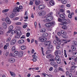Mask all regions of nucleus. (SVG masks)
Instances as JSON below:
<instances>
[{
  "instance_id": "obj_1",
  "label": "nucleus",
  "mask_w": 77,
  "mask_h": 77,
  "mask_svg": "<svg viewBox=\"0 0 77 77\" xmlns=\"http://www.w3.org/2000/svg\"><path fill=\"white\" fill-rule=\"evenodd\" d=\"M55 38L57 40H54V44L55 45H60V44H61V42H60V39L59 38L57 35H55Z\"/></svg>"
},
{
  "instance_id": "obj_2",
  "label": "nucleus",
  "mask_w": 77,
  "mask_h": 77,
  "mask_svg": "<svg viewBox=\"0 0 77 77\" xmlns=\"http://www.w3.org/2000/svg\"><path fill=\"white\" fill-rule=\"evenodd\" d=\"M52 25L53 26L55 25V22L53 21L49 23H46L45 24V26L47 27H51L52 26Z\"/></svg>"
},
{
  "instance_id": "obj_3",
  "label": "nucleus",
  "mask_w": 77,
  "mask_h": 77,
  "mask_svg": "<svg viewBox=\"0 0 77 77\" xmlns=\"http://www.w3.org/2000/svg\"><path fill=\"white\" fill-rule=\"evenodd\" d=\"M39 15H40L41 16H44L46 14V12H45V11L42 10L39 12Z\"/></svg>"
},
{
  "instance_id": "obj_4",
  "label": "nucleus",
  "mask_w": 77,
  "mask_h": 77,
  "mask_svg": "<svg viewBox=\"0 0 77 77\" xmlns=\"http://www.w3.org/2000/svg\"><path fill=\"white\" fill-rule=\"evenodd\" d=\"M39 41L41 42H45L47 40V38H43L41 36L38 39Z\"/></svg>"
},
{
  "instance_id": "obj_5",
  "label": "nucleus",
  "mask_w": 77,
  "mask_h": 77,
  "mask_svg": "<svg viewBox=\"0 0 77 77\" xmlns=\"http://www.w3.org/2000/svg\"><path fill=\"white\" fill-rule=\"evenodd\" d=\"M13 28H14L13 26H9L8 28L9 30L7 32V33H11L13 30Z\"/></svg>"
},
{
  "instance_id": "obj_6",
  "label": "nucleus",
  "mask_w": 77,
  "mask_h": 77,
  "mask_svg": "<svg viewBox=\"0 0 77 77\" xmlns=\"http://www.w3.org/2000/svg\"><path fill=\"white\" fill-rule=\"evenodd\" d=\"M23 55V52L21 51L20 52L19 54L18 55V56H16V58H20V57H21Z\"/></svg>"
},
{
  "instance_id": "obj_7",
  "label": "nucleus",
  "mask_w": 77,
  "mask_h": 77,
  "mask_svg": "<svg viewBox=\"0 0 77 77\" xmlns=\"http://www.w3.org/2000/svg\"><path fill=\"white\" fill-rule=\"evenodd\" d=\"M66 23L65 22H63V24L62 25H65L64 26H63L62 27V28L63 29H64L65 30H66L67 29V28L68 27L66 26Z\"/></svg>"
},
{
  "instance_id": "obj_8",
  "label": "nucleus",
  "mask_w": 77,
  "mask_h": 77,
  "mask_svg": "<svg viewBox=\"0 0 77 77\" xmlns=\"http://www.w3.org/2000/svg\"><path fill=\"white\" fill-rule=\"evenodd\" d=\"M8 61L10 63H14L15 62V59L13 57L10 58L8 59Z\"/></svg>"
},
{
  "instance_id": "obj_9",
  "label": "nucleus",
  "mask_w": 77,
  "mask_h": 77,
  "mask_svg": "<svg viewBox=\"0 0 77 77\" xmlns=\"http://www.w3.org/2000/svg\"><path fill=\"white\" fill-rule=\"evenodd\" d=\"M20 11V8H19L16 7L14 9L13 11L14 12H19Z\"/></svg>"
},
{
  "instance_id": "obj_10",
  "label": "nucleus",
  "mask_w": 77,
  "mask_h": 77,
  "mask_svg": "<svg viewBox=\"0 0 77 77\" xmlns=\"http://www.w3.org/2000/svg\"><path fill=\"white\" fill-rule=\"evenodd\" d=\"M38 8L39 10H42L45 8V5H41L38 6Z\"/></svg>"
},
{
  "instance_id": "obj_11",
  "label": "nucleus",
  "mask_w": 77,
  "mask_h": 77,
  "mask_svg": "<svg viewBox=\"0 0 77 77\" xmlns=\"http://www.w3.org/2000/svg\"><path fill=\"white\" fill-rule=\"evenodd\" d=\"M5 21L7 23V24H10L11 23V21L9 19V18L7 17L5 19Z\"/></svg>"
},
{
  "instance_id": "obj_12",
  "label": "nucleus",
  "mask_w": 77,
  "mask_h": 77,
  "mask_svg": "<svg viewBox=\"0 0 77 77\" xmlns=\"http://www.w3.org/2000/svg\"><path fill=\"white\" fill-rule=\"evenodd\" d=\"M41 3V2L39 0H35V4L36 6L39 5Z\"/></svg>"
},
{
  "instance_id": "obj_13",
  "label": "nucleus",
  "mask_w": 77,
  "mask_h": 77,
  "mask_svg": "<svg viewBox=\"0 0 77 77\" xmlns=\"http://www.w3.org/2000/svg\"><path fill=\"white\" fill-rule=\"evenodd\" d=\"M47 21H51L53 20V17L52 16H48L46 18Z\"/></svg>"
},
{
  "instance_id": "obj_14",
  "label": "nucleus",
  "mask_w": 77,
  "mask_h": 77,
  "mask_svg": "<svg viewBox=\"0 0 77 77\" xmlns=\"http://www.w3.org/2000/svg\"><path fill=\"white\" fill-rule=\"evenodd\" d=\"M16 42L17 40H16V39H14L13 40H12L11 41L10 44L11 45H14V44H15L16 43Z\"/></svg>"
},
{
  "instance_id": "obj_15",
  "label": "nucleus",
  "mask_w": 77,
  "mask_h": 77,
  "mask_svg": "<svg viewBox=\"0 0 77 77\" xmlns=\"http://www.w3.org/2000/svg\"><path fill=\"white\" fill-rule=\"evenodd\" d=\"M45 45H49L51 44V42L50 41H47L44 43Z\"/></svg>"
},
{
  "instance_id": "obj_16",
  "label": "nucleus",
  "mask_w": 77,
  "mask_h": 77,
  "mask_svg": "<svg viewBox=\"0 0 77 77\" xmlns=\"http://www.w3.org/2000/svg\"><path fill=\"white\" fill-rule=\"evenodd\" d=\"M46 57L48 59H50V58H53V57H54V55H53L48 54L47 55Z\"/></svg>"
},
{
  "instance_id": "obj_17",
  "label": "nucleus",
  "mask_w": 77,
  "mask_h": 77,
  "mask_svg": "<svg viewBox=\"0 0 77 77\" xmlns=\"http://www.w3.org/2000/svg\"><path fill=\"white\" fill-rule=\"evenodd\" d=\"M16 33L17 35H22L21 32V31L19 29H17L16 30Z\"/></svg>"
},
{
  "instance_id": "obj_18",
  "label": "nucleus",
  "mask_w": 77,
  "mask_h": 77,
  "mask_svg": "<svg viewBox=\"0 0 77 77\" xmlns=\"http://www.w3.org/2000/svg\"><path fill=\"white\" fill-rule=\"evenodd\" d=\"M2 26L3 28L6 29L7 28V23H2Z\"/></svg>"
},
{
  "instance_id": "obj_19",
  "label": "nucleus",
  "mask_w": 77,
  "mask_h": 77,
  "mask_svg": "<svg viewBox=\"0 0 77 77\" xmlns=\"http://www.w3.org/2000/svg\"><path fill=\"white\" fill-rule=\"evenodd\" d=\"M48 35V33H44L42 34V36L43 37H47Z\"/></svg>"
},
{
  "instance_id": "obj_20",
  "label": "nucleus",
  "mask_w": 77,
  "mask_h": 77,
  "mask_svg": "<svg viewBox=\"0 0 77 77\" xmlns=\"http://www.w3.org/2000/svg\"><path fill=\"white\" fill-rule=\"evenodd\" d=\"M24 42V40L23 39L20 40L18 41V44H23Z\"/></svg>"
},
{
  "instance_id": "obj_21",
  "label": "nucleus",
  "mask_w": 77,
  "mask_h": 77,
  "mask_svg": "<svg viewBox=\"0 0 77 77\" xmlns=\"http://www.w3.org/2000/svg\"><path fill=\"white\" fill-rule=\"evenodd\" d=\"M9 47V44L7 43L4 46V50H6L7 47Z\"/></svg>"
},
{
  "instance_id": "obj_22",
  "label": "nucleus",
  "mask_w": 77,
  "mask_h": 77,
  "mask_svg": "<svg viewBox=\"0 0 77 77\" xmlns=\"http://www.w3.org/2000/svg\"><path fill=\"white\" fill-rule=\"evenodd\" d=\"M49 3L52 6H53L54 5V2L53 0H50L49 2Z\"/></svg>"
},
{
  "instance_id": "obj_23",
  "label": "nucleus",
  "mask_w": 77,
  "mask_h": 77,
  "mask_svg": "<svg viewBox=\"0 0 77 77\" xmlns=\"http://www.w3.org/2000/svg\"><path fill=\"white\" fill-rule=\"evenodd\" d=\"M26 47L25 46L23 45L21 46V48L22 50H26Z\"/></svg>"
},
{
  "instance_id": "obj_24",
  "label": "nucleus",
  "mask_w": 77,
  "mask_h": 77,
  "mask_svg": "<svg viewBox=\"0 0 77 77\" xmlns=\"http://www.w3.org/2000/svg\"><path fill=\"white\" fill-rule=\"evenodd\" d=\"M14 55L15 56H18V54H19V52L18 51H16L14 52Z\"/></svg>"
},
{
  "instance_id": "obj_25",
  "label": "nucleus",
  "mask_w": 77,
  "mask_h": 77,
  "mask_svg": "<svg viewBox=\"0 0 77 77\" xmlns=\"http://www.w3.org/2000/svg\"><path fill=\"white\" fill-rule=\"evenodd\" d=\"M45 31H46V30L44 28L40 30V32L41 33H44V32H45Z\"/></svg>"
},
{
  "instance_id": "obj_26",
  "label": "nucleus",
  "mask_w": 77,
  "mask_h": 77,
  "mask_svg": "<svg viewBox=\"0 0 77 77\" xmlns=\"http://www.w3.org/2000/svg\"><path fill=\"white\" fill-rule=\"evenodd\" d=\"M61 3L62 4H66V3H67V1L66 0H62Z\"/></svg>"
},
{
  "instance_id": "obj_27",
  "label": "nucleus",
  "mask_w": 77,
  "mask_h": 77,
  "mask_svg": "<svg viewBox=\"0 0 77 77\" xmlns=\"http://www.w3.org/2000/svg\"><path fill=\"white\" fill-rule=\"evenodd\" d=\"M10 72L12 77H15V73H14L13 72L11 71H10Z\"/></svg>"
},
{
  "instance_id": "obj_28",
  "label": "nucleus",
  "mask_w": 77,
  "mask_h": 77,
  "mask_svg": "<svg viewBox=\"0 0 77 77\" xmlns=\"http://www.w3.org/2000/svg\"><path fill=\"white\" fill-rule=\"evenodd\" d=\"M14 17H15V15L14 14H12L10 15L9 17L10 18H13Z\"/></svg>"
},
{
  "instance_id": "obj_29",
  "label": "nucleus",
  "mask_w": 77,
  "mask_h": 77,
  "mask_svg": "<svg viewBox=\"0 0 77 77\" xmlns=\"http://www.w3.org/2000/svg\"><path fill=\"white\" fill-rule=\"evenodd\" d=\"M20 36H21L20 35H17L14 36V38L15 39H18L20 38Z\"/></svg>"
},
{
  "instance_id": "obj_30",
  "label": "nucleus",
  "mask_w": 77,
  "mask_h": 77,
  "mask_svg": "<svg viewBox=\"0 0 77 77\" xmlns=\"http://www.w3.org/2000/svg\"><path fill=\"white\" fill-rule=\"evenodd\" d=\"M42 75L43 76L45 77H50V76L46 74V73H43Z\"/></svg>"
},
{
  "instance_id": "obj_31",
  "label": "nucleus",
  "mask_w": 77,
  "mask_h": 77,
  "mask_svg": "<svg viewBox=\"0 0 77 77\" xmlns=\"http://www.w3.org/2000/svg\"><path fill=\"white\" fill-rule=\"evenodd\" d=\"M48 45V49H51V48H53V45Z\"/></svg>"
},
{
  "instance_id": "obj_32",
  "label": "nucleus",
  "mask_w": 77,
  "mask_h": 77,
  "mask_svg": "<svg viewBox=\"0 0 77 77\" xmlns=\"http://www.w3.org/2000/svg\"><path fill=\"white\" fill-rule=\"evenodd\" d=\"M59 16L60 18H61L63 19H65V16L63 15V14H60Z\"/></svg>"
},
{
  "instance_id": "obj_33",
  "label": "nucleus",
  "mask_w": 77,
  "mask_h": 77,
  "mask_svg": "<svg viewBox=\"0 0 77 77\" xmlns=\"http://www.w3.org/2000/svg\"><path fill=\"white\" fill-rule=\"evenodd\" d=\"M8 11H9V10L8 9H4L2 11V13H5V12H7Z\"/></svg>"
},
{
  "instance_id": "obj_34",
  "label": "nucleus",
  "mask_w": 77,
  "mask_h": 77,
  "mask_svg": "<svg viewBox=\"0 0 77 77\" xmlns=\"http://www.w3.org/2000/svg\"><path fill=\"white\" fill-rule=\"evenodd\" d=\"M77 68V66H72L71 68V70H74V69L75 68Z\"/></svg>"
},
{
  "instance_id": "obj_35",
  "label": "nucleus",
  "mask_w": 77,
  "mask_h": 77,
  "mask_svg": "<svg viewBox=\"0 0 77 77\" xmlns=\"http://www.w3.org/2000/svg\"><path fill=\"white\" fill-rule=\"evenodd\" d=\"M62 37H63V38H68V35H65L64 34L63 35H62Z\"/></svg>"
},
{
  "instance_id": "obj_36",
  "label": "nucleus",
  "mask_w": 77,
  "mask_h": 77,
  "mask_svg": "<svg viewBox=\"0 0 77 77\" xmlns=\"http://www.w3.org/2000/svg\"><path fill=\"white\" fill-rule=\"evenodd\" d=\"M12 50L13 51H15L16 50V48L15 46H13L12 47Z\"/></svg>"
},
{
  "instance_id": "obj_37",
  "label": "nucleus",
  "mask_w": 77,
  "mask_h": 77,
  "mask_svg": "<svg viewBox=\"0 0 77 77\" xmlns=\"http://www.w3.org/2000/svg\"><path fill=\"white\" fill-rule=\"evenodd\" d=\"M72 50H73V51H75V49H76L75 48V46H74V45H72L71 47Z\"/></svg>"
},
{
  "instance_id": "obj_38",
  "label": "nucleus",
  "mask_w": 77,
  "mask_h": 77,
  "mask_svg": "<svg viewBox=\"0 0 77 77\" xmlns=\"http://www.w3.org/2000/svg\"><path fill=\"white\" fill-rule=\"evenodd\" d=\"M64 56L66 57H67V54H66V50H64Z\"/></svg>"
},
{
  "instance_id": "obj_39",
  "label": "nucleus",
  "mask_w": 77,
  "mask_h": 77,
  "mask_svg": "<svg viewBox=\"0 0 77 77\" xmlns=\"http://www.w3.org/2000/svg\"><path fill=\"white\" fill-rule=\"evenodd\" d=\"M51 65H56V62L55 61H52L51 63Z\"/></svg>"
},
{
  "instance_id": "obj_40",
  "label": "nucleus",
  "mask_w": 77,
  "mask_h": 77,
  "mask_svg": "<svg viewBox=\"0 0 77 77\" xmlns=\"http://www.w3.org/2000/svg\"><path fill=\"white\" fill-rule=\"evenodd\" d=\"M60 12H62V13H63V14H64V10L61 9L60 10Z\"/></svg>"
},
{
  "instance_id": "obj_41",
  "label": "nucleus",
  "mask_w": 77,
  "mask_h": 77,
  "mask_svg": "<svg viewBox=\"0 0 77 77\" xmlns=\"http://www.w3.org/2000/svg\"><path fill=\"white\" fill-rule=\"evenodd\" d=\"M41 49L42 50V54L43 56H45V54H44V48H43L41 47Z\"/></svg>"
},
{
  "instance_id": "obj_42",
  "label": "nucleus",
  "mask_w": 77,
  "mask_h": 77,
  "mask_svg": "<svg viewBox=\"0 0 77 77\" xmlns=\"http://www.w3.org/2000/svg\"><path fill=\"white\" fill-rule=\"evenodd\" d=\"M29 5H31V6H32V5H33V1H30Z\"/></svg>"
},
{
  "instance_id": "obj_43",
  "label": "nucleus",
  "mask_w": 77,
  "mask_h": 77,
  "mask_svg": "<svg viewBox=\"0 0 77 77\" xmlns=\"http://www.w3.org/2000/svg\"><path fill=\"white\" fill-rule=\"evenodd\" d=\"M61 60H60V59H58V60H57V63H58V64H59L60 63Z\"/></svg>"
},
{
  "instance_id": "obj_44",
  "label": "nucleus",
  "mask_w": 77,
  "mask_h": 77,
  "mask_svg": "<svg viewBox=\"0 0 77 77\" xmlns=\"http://www.w3.org/2000/svg\"><path fill=\"white\" fill-rule=\"evenodd\" d=\"M16 32V31L15 30H13V31H12V32H11V34L12 35H14V34H15V33Z\"/></svg>"
},
{
  "instance_id": "obj_45",
  "label": "nucleus",
  "mask_w": 77,
  "mask_h": 77,
  "mask_svg": "<svg viewBox=\"0 0 77 77\" xmlns=\"http://www.w3.org/2000/svg\"><path fill=\"white\" fill-rule=\"evenodd\" d=\"M66 33V32H65V31L64 30H62L61 31V33L63 34V35H65Z\"/></svg>"
},
{
  "instance_id": "obj_46",
  "label": "nucleus",
  "mask_w": 77,
  "mask_h": 77,
  "mask_svg": "<svg viewBox=\"0 0 77 77\" xmlns=\"http://www.w3.org/2000/svg\"><path fill=\"white\" fill-rule=\"evenodd\" d=\"M59 59V55H57L55 57V60H57Z\"/></svg>"
},
{
  "instance_id": "obj_47",
  "label": "nucleus",
  "mask_w": 77,
  "mask_h": 77,
  "mask_svg": "<svg viewBox=\"0 0 77 77\" xmlns=\"http://www.w3.org/2000/svg\"><path fill=\"white\" fill-rule=\"evenodd\" d=\"M72 14H69L68 15V17H69V18H72Z\"/></svg>"
},
{
  "instance_id": "obj_48",
  "label": "nucleus",
  "mask_w": 77,
  "mask_h": 77,
  "mask_svg": "<svg viewBox=\"0 0 77 77\" xmlns=\"http://www.w3.org/2000/svg\"><path fill=\"white\" fill-rule=\"evenodd\" d=\"M51 52V50H47L46 53V54H48Z\"/></svg>"
},
{
  "instance_id": "obj_49",
  "label": "nucleus",
  "mask_w": 77,
  "mask_h": 77,
  "mask_svg": "<svg viewBox=\"0 0 77 77\" xmlns=\"http://www.w3.org/2000/svg\"><path fill=\"white\" fill-rule=\"evenodd\" d=\"M73 44H74L75 45H77V42L75 41L73 42Z\"/></svg>"
},
{
  "instance_id": "obj_50",
  "label": "nucleus",
  "mask_w": 77,
  "mask_h": 77,
  "mask_svg": "<svg viewBox=\"0 0 77 77\" xmlns=\"http://www.w3.org/2000/svg\"><path fill=\"white\" fill-rule=\"evenodd\" d=\"M30 33L29 32H27L26 33V36L27 37H29L30 36Z\"/></svg>"
},
{
  "instance_id": "obj_51",
  "label": "nucleus",
  "mask_w": 77,
  "mask_h": 77,
  "mask_svg": "<svg viewBox=\"0 0 77 77\" xmlns=\"http://www.w3.org/2000/svg\"><path fill=\"white\" fill-rule=\"evenodd\" d=\"M58 53H59L58 51H55V56H57V55L58 54Z\"/></svg>"
},
{
  "instance_id": "obj_52",
  "label": "nucleus",
  "mask_w": 77,
  "mask_h": 77,
  "mask_svg": "<svg viewBox=\"0 0 77 77\" xmlns=\"http://www.w3.org/2000/svg\"><path fill=\"white\" fill-rule=\"evenodd\" d=\"M16 25H21V22H17L16 23Z\"/></svg>"
},
{
  "instance_id": "obj_53",
  "label": "nucleus",
  "mask_w": 77,
  "mask_h": 77,
  "mask_svg": "<svg viewBox=\"0 0 77 77\" xmlns=\"http://www.w3.org/2000/svg\"><path fill=\"white\" fill-rule=\"evenodd\" d=\"M58 70H59V71H63V69L60 67H59L58 68Z\"/></svg>"
},
{
  "instance_id": "obj_54",
  "label": "nucleus",
  "mask_w": 77,
  "mask_h": 77,
  "mask_svg": "<svg viewBox=\"0 0 77 77\" xmlns=\"http://www.w3.org/2000/svg\"><path fill=\"white\" fill-rule=\"evenodd\" d=\"M73 55L75 56V57H76L77 56V52L74 53Z\"/></svg>"
},
{
  "instance_id": "obj_55",
  "label": "nucleus",
  "mask_w": 77,
  "mask_h": 77,
  "mask_svg": "<svg viewBox=\"0 0 77 77\" xmlns=\"http://www.w3.org/2000/svg\"><path fill=\"white\" fill-rule=\"evenodd\" d=\"M32 57L33 58H38V57L35 55H32Z\"/></svg>"
},
{
  "instance_id": "obj_56",
  "label": "nucleus",
  "mask_w": 77,
  "mask_h": 77,
  "mask_svg": "<svg viewBox=\"0 0 77 77\" xmlns=\"http://www.w3.org/2000/svg\"><path fill=\"white\" fill-rule=\"evenodd\" d=\"M57 35H58V36H62V34H61L60 32H58Z\"/></svg>"
},
{
  "instance_id": "obj_57",
  "label": "nucleus",
  "mask_w": 77,
  "mask_h": 77,
  "mask_svg": "<svg viewBox=\"0 0 77 77\" xmlns=\"http://www.w3.org/2000/svg\"><path fill=\"white\" fill-rule=\"evenodd\" d=\"M55 60L54 58H51L49 60L51 62V61H54Z\"/></svg>"
},
{
  "instance_id": "obj_58",
  "label": "nucleus",
  "mask_w": 77,
  "mask_h": 77,
  "mask_svg": "<svg viewBox=\"0 0 77 77\" xmlns=\"http://www.w3.org/2000/svg\"><path fill=\"white\" fill-rule=\"evenodd\" d=\"M35 28H36V27H37V23L36 22H35Z\"/></svg>"
},
{
  "instance_id": "obj_59",
  "label": "nucleus",
  "mask_w": 77,
  "mask_h": 77,
  "mask_svg": "<svg viewBox=\"0 0 77 77\" xmlns=\"http://www.w3.org/2000/svg\"><path fill=\"white\" fill-rule=\"evenodd\" d=\"M20 38L21 39H24V38H25V36H24V35H22V36H21V37H20Z\"/></svg>"
},
{
  "instance_id": "obj_60",
  "label": "nucleus",
  "mask_w": 77,
  "mask_h": 77,
  "mask_svg": "<svg viewBox=\"0 0 77 77\" xmlns=\"http://www.w3.org/2000/svg\"><path fill=\"white\" fill-rule=\"evenodd\" d=\"M66 6L68 8H70V7H71V5L69 4H68L66 5Z\"/></svg>"
},
{
  "instance_id": "obj_61",
  "label": "nucleus",
  "mask_w": 77,
  "mask_h": 77,
  "mask_svg": "<svg viewBox=\"0 0 77 77\" xmlns=\"http://www.w3.org/2000/svg\"><path fill=\"white\" fill-rule=\"evenodd\" d=\"M0 35H3V32L1 30L0 31Z\"/></svg>"
},
{
  "instance_id": "obj_62",
  "label": "nucleus",
  "mask_w": 77,
  "mask_h": 77,
  "mask_svg": "<svg viewBox=\"0 0 77 77\" xmlns=\"http://www.w3.org/2000/svg\"><path fill=\"white\" fill-rule=\"evenodd\" d=\"M11 41V38H9L7 39V41L8 42L10 41Z\"/></svg>"
},
{
  "instance_id": "obj_63",
  "label": "nucleus",
  "mask_w": 77,
  "mask_h": 77,
  "mask_svg": "<svg viewBox=\"0 0 77 77\" xmlns=\"http://www.w3.org/2000/svg\"><path fill=\"white\" fill-rule=\"evenodd\" d=\"M8 54H9V52H6L5 53V55L6 56L8 55Z\"/></svg>"
},
{
  "instance_id": "obj_64",
  "label": "nucleus",
  "mask_w": 77,
  "mask_h": 77,
  "mask_svg": "<svg viewBox=\"0 0 77 77\" xmlns=\"http://www.w3.org/2000/svg\"><path fill=\"white\" fill-rule=\"evenodd\" d=\"M69 77H72V74L70 73L69 75Z\"/></svg>"
}]
</instances>
